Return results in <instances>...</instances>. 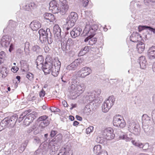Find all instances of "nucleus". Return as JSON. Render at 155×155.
I'll return each mask as SVG.
<instances>
[{
    "mask_svg": "<svg viewBox=\"0 0 155 155\" xmlns=\"http://www.w3.org/2000/svg\"><path fill=\"white\" fill-rule=\"evenodd\" d=\"M31 111L30 110L25 111L20 114L18 119V120L21 121L25 118L23 121V124L26 126H28L35 118L36 112H32L30 113Z\"/></svg>",
    "mask_w": 155,
    "mask_h": 155,
    "instance_id": "1",
    "label": "nucleus"
},
{
    "mask_svg": "<svg viewBox=\"0 0 155 155\" xmlns=\"http://www.w3.org/2000/svg\"><path fill=\"white\" fill-rule=\"evenodd\" d=\"M17 119L18 117L16 115L5 118L0 123V131L7 127H13L15 125Z\"/></svg>",
    "mask_w": 155,
    "mask_h": 155,
    "instance_id": "2",
    "label": "nucleus"
},
{
    "mask_svg": "<svg viewBox=\"0 0 155 155\" xmlns=\"http://www.w3.org/2000/svg\"><path fill=\"white\" fill-rule=\"evenodd\" d=\"M62 138V136L61 134H59L56 135L55 137L51 140L48 146V148L45 151H49L51 155L55 153V144H60Z\"/></svg>",
    "mask_w": 155,
    "mask_h": 155,
    "instance_id": "3",
    "label": "nucleus"
},
{
    "mask_svg": "<svg viewBox=\"0 0 155 155\" xmlns=\"http://www.w3.org/2000/svg\"><path fill=\"white\" fill-rule=\"evenodd\" d=\"M94 28L93 26L91 27L87 24L86 25L82 34L83 36H87L84 40L85 42H87L95 35V31L97 30V29Z\"/></svg>",
    "mask_w": 155,
    "mask_h": 155,
    "instance_id": "4",
    "label": "nucleus"
},
{
    "mask_svg": "<svg viewBox=\"0 0 155 155\" xmlns=\"http://www.w3.org/2000/svg\"><path fill=\"white\" fill-rule=\"evenodd\" d=\"M78 18L77 14L74 12H71L66 19V25L67 26L66 28L67 30L72 27L75 25V23Z\"/></svg>",
    "mask_w": 155,
    "mask_h": 155,
    "instance_id": "5",
    "label": "nucleus"
},
{
    "mask_svg": "<svg viewBox=\"0 0 155 155\" xmlns=\"http://www.w3.org/2000/svg\"><path fill=\"white\" fill-rule=\"evenodd\" d=\"M115 99L113 96H111L102 104V110L103 112L106 113L108 111L114 104Z\"/></svg>",
    "mask_w": 155,
    "mask_h": 155,
    "instance_id": "6",
    "label": "nucleus"
},
{
    "mask_svg": "<svg viewBox=\"0 0 155 155\" xmlns=\"http://www.w3.org/2000/svg\"><path fill=\"white\" fill-rule=\"evenodd\" d=\"M128 128L129 131L135 135L139 134L140 129L139 124L134 121H129L128 122Z\"/></svg>",
    "mask_w": 155,
    "mask_h": 155,
    "instance_id": "7",
    "label": "nucleus"
},
{
    "mask_svg": "<svg viewBox=\"0 0 155 155\" xmlns=\"http://www.w3.org/2000/svg\"><path fill=\"white\" fill-rule=\"evenodd\" d=\"M113 122L114 126L120 128H123L126 125V123L123 117L119 114L114 117Z\"/></svg>",
    "mask_w": 155,
    "mask_h": 155,
    "instance_id": "8",
    "label": "nucleus"
},
{
    "mask_svg": "<svg viewBox=\"0 0 155 155\" xmlns=\"http://www.w3.org/2000/svg\"><path fill=\"white\" fill-rule=\"evenodd\" d=\"M54 62L51 59L46 58L45 61L43 65L42 68L43 70L45 73L46 74H49L51 72V70L53 68Z\"/></svg>",
    "mask_w": 155,
    "mask_h": 155,
    "instance_id": "9",
    "label": "nucleus"
},
{
    "mask_svg": "<svg viewBox=\"0 0 155 155\" xmlns=\"http://www.w3.org/2000/svg\"><path fill=\"white\" fill-rule=\"evenodd\" d=\"M113 132V129L111 127H109L103 131L102 135L105 139L110 140L113 139L115 137V134Z\"/></svg>",
    "mask_w": 155,
    "mask_h": 155,
    "instance_id": "10",
    "label": "nucleus"
},
{
    "mask_svg": "<svg viewBox=\"0 0 155 155\" xmlns=\"http://www.w3.org/2000/svg\"><path fill=\"white\" fill-rule=\"evenodd\" d=\"M91 73V68L87 67L82 68L77 72V77L81 78H84Z\"/></svg>",
    "mask_w": 155,
    "mask_h": 155,
    "instance_id": "11",
    "label": "nucleus"
},
{
    "mask_svg": "<svg viewBox=\"0 0 155 155\" xmlns=\"http://www.w3.org/2000/svg\"><path fill=\"white\" fill-rule=\"evenodd\" d=\"M40 35V40L42 42L46 41L48 35H51V31L49 28H47L46 31L43 29H40L38 31Z\"/></svg>",
    "mask_w": 155,
    "mask_h": 155,
    "instance_id": "12",
    "label": "nucleus"
},
{
    "mask_svg": "<svg viewBox=\"0 0 155 155\" xmlns=\"http://www.w3.org/2000/svg\"><path fill=\"white\" fill-rule=\"evenodd\" d=\"M71 88L73 92L82 93L84 89V84L83 83L78 82V84H72Z\"/></svg>",
    "mask_w": 155,
    "mask_h": 155,
    "instance_id": "13",
    "label": "nucleus"
},
{
    "mask_svg": "<svg viewBox=\"0 0 155 155\" xmlns=\"http://www.w3.org/2000/svg\"><path fill=\"white\" fill-rule=\"evenodd\" d=\"M61 63L59 61L54 62V68L51 70V74L54 77L57 76L59 73L61 67Z\"/></svg>",
    "mask_w": 155,
    "mask_h": 155,
    "instance_id": "14",
    "label": "nucleus"
},
{
    "mask_svg": "<svg viewBox=\"0 0 155 155\" xmlns=\"http://www.w3.org/2000/svg\"><path fill=\"white\" fill-rule=\"evenodd\" d=\"M130 41L134 42H139L143 40L140 35L137 32H134L130 37Z\"/></svg>",
    "mask_w": 155,
    "mask_h": 155,
    "instance_id": "15",
    "label": "nucleus"
},
{
    "mask_svg": "<svg viewBox=\"0 0 155 155\" xmlns=\"http://www.w3.org/2000/svg\"><path fill=\"white\" fill-rule=\"evenodd\" d=\"M59 8V5L56 3L55 1L53 0L50 2L49 8L52 10L53 13H58Z\"/></svg>",
    "mask_w": 155,
    "mask_h": 155,
    "instance_id": "16",
    "label": "nucleus"
},
{
    "mask_svg": "<svg viewBox=\"0 0 155 155\" xmlns=\"http://www.w3.org/2000/svg\"><path fill=\"white\" fill-rule=\"evenodd\" d=\"M10 40L7 36H4L0 40V47H8Z\"/></svg>",
    "mask_w": 155,
    "mask_h": 155,
    "instance_id": "17",
    "label": "nucleus"
},
{
    "mask_svg": "<svg viewBox=\"0 0 155 155\" xmlns=\"http://www.w3.org/2000/svg\"><path fill=\"white\" fill-rule=\"evenodd\" d=\"M53 31L54 35V37L56 39H58L61 38V30L58 25H55L54 26Z\"/></svg>",
    "mask_w": 155,
    "mask_h": 155,
    "instance_id": "18",
    "label": "nucleus"
},
{
    "mask_svg": "<svg viewBox=\"0 0 155 155\" xmlns=\"http://www.w3.org/2000/svg\"><path fill=\"white\" fill-rule=\"evenodd\" d=\"M81 31L82 29L80 27H75L71 32V35L73 38H75L79 36Z\"/></svg>",
    "mask_w": 155,
    "mask_h": 155,
    "instance_id": "19",
    "label": "nucleus"
},
{
    "mask_svg": "<svg viewBox=\"0 0 155 155\" xmlns=\"http://www.w3.org/2000/svg\"><path fill=\"white\" fill-rule=\"evenodd\" d=\"M80 64L79 61L78 59L76 60L69 65L68 66L66 69L69 71L75 70Z\"/></svg>",
    "mask_w": 155,
    "mask_h": 155,
    "instance_id": "20",
    "label": "nucleus"
},
{
    "mask_svg": "<svg viewBox=\"0 0 155 155\" xmlns=\"http://www.w3.org/2000/svg\"><path fill=\"white\" fill-rule=\"evenodd\" d=\"M44 58L42 55H39L37 58L36 60V62L37 63V67L38 69L42 68Z\"/></svg>",
    "mask_w": 155,
    "mask_h": 155,
    "instance_id": "21",
    "label": "nucleus"
},
{
    "mask_svg": "<svg viewBox=\"0 0 155 155\" xmlns=\"http://www.w3.org/2000/svg\"><path fill=\"white\" fill-rule=\"evenodd\" d=\"M30 27L32 30L37 31L41 28V25L39 22L35 20L31 22Z\"/></svg>",
    "mask_w": 155,
    "mask_h": 155,
    "instance_id": "22",
    "label": "nucleus"
},
{
    "mask_svg": "<svg viewBox=\"0 0 155 155\" xmlns=\"http://www.w3.org/2000/svg\"><path fill=\"white\" fill-rule=\"evenodd\" d=\"M61 48L63 51L65 53H68L70 49L71 48L70 46L67 45L66 43V41L64 40H61Z\"/></svg>",
    "mask_w": 155,
    "mask_h": 155,
    "instance_id": "23",
    "label": "nucleus"
},
{
    "mask_svg": "<svg viewBox=\"0 0 155 155\" xmlns=\"http://www.w3.org/2000/svg\"><path fill=\"white\" fill-rule=\"evenodd\" d=\"M147 54L149 58L151 59L155 58V46H152L147 51Z\"/></svg>",
    "mask_w": 155,
    "mask_h": 155,
    "instance_id": "24",
    "label": "nucleus"
},
{
    "mask_svg": "<svg viewBox=\"0 0 155 155\" xmlns=\"http://www.w3.org/2000/svg\"><path fill=\"white\" fill-rule=\"evenodd\" d=\"M138 29L139 31H141L143 30H148L152 32L153 34H155V28L150 26L146 25H140L138 27Z\"/></svg>",
    "mask_w": 155,
    "mask_h": 155,
    "instance_id": "25",
    "label": "nucleus"
},
{
    "mask_svg": "<svg viewBox=\"0 0 155 155\" xmlns=\"http://www.w3.org/2000/svg\"><path fill=\"white\" fill-rule=\"evenodd\" d=\"M95 92L93 91L92 93H91L89 94L86 97V100L87 103L89 104L90 105V104L93 101L94 99L96 97V95L95 94Z\"/></svg>",
    "mask_w": 155,
    "mask_h": 155,
    "instance_id": "26",
    "label": "nucleus"
},
{
    "mask_svg": "<svg viewBox=\"0 0 155 155\" xmlns=\"http://www.w3.org/2000/svg\"><path fill=\"white\" fill-rule=\"evenodd\" d=\"M101 103V101L100 100L99 98L95 97L93 101L91 102V104H90V106H91L93 108H96Z\"/></svg>",
    "mask_w": 155,
    "mask_h": 155,
    "instance_id": "27",
    "label": "nucleus"
},
{
    "mask_svg": "<svg viewBox=\"0 0 155 155\" xmlns=\"http://www.w3.org/2000/svg\"><path fill=\"white\" fill-rule=\"evenodd\" d=\"M44 17L49 22H53L55 19L53 15L48 13H46L44 14Z\"/></svg>",
    "mask_w": 155,
    "mask_h": 155,
    "instance_id": "28",
    "label": "nucleus"
},
{
    "mask_svg": "<svg viewBox=\"0 0 155 155\" xmlns=\"http://www.w3.org/2000/svg\"><path fill=\"white\" fill-rule=\"evenodd\" d=\"M137 48L138 53H141L145 49V44L140 41L137 44Z\"/></svg>",
    "mask_w": 155,
    "mask_h": 155,
    "instance_id": "29",
    "label": "nucleus"
},
{
    "mask_svg": "<svg viewBox=\"0 0 155 155\" xmlns=\"http://www.w3.org/2000/svg\"><path fill=\"white\" fill-rule=\"evenodd\" d=\"M68 8V6L67 5H62L59 8L58 13H60L62 15L65 14Z\"/></svg>",
    "mask_w": 155,
    "mask_h": 155,
    "instance_id": "30",
    "label": "nucleus"
},
{
    "mask_svg": "<svg viewBox=\"0 0 155 155\" xmlns=\"http://www.w3.org/2000/svg\"><path fill=\"white\" fill-rule=\"evenodd\" d=\"M146 61L144 56H141L140 58V64L141 69L145 68L146 65Z\"/></svg>",
    "mask_w": 155,
    "mask_h": 155,
    "instance_id": "31",
    "label": "nucleus"
},
{
    "mask_svg": "<svg viewBox=\"0 0 155 155\" xmlns=\"http://www.w3.org/2000/svg\"><path fill=\"white\" fill-rule=\"evenodd\" d=\"M0 71L2 75V77L4 78L7 76L8 70L5 67L2 66L0 68Z\"/></svg>",
    "mask_w": 155,
    "mask_h": 155,
    "instance_id": "32",
    "label": "nucleus"
},
{
    "mask_svg": "<svg viewBox=\"0 0 155 155\" xmlns=\"http://www.w3.org/2000/svg\"><path fill=\"white\" fill-rule=\"evenodd\" d=\"M142 124H150V119L147 114H144L142 116Z\"/></svg>",
    "mask_w": 155,
    "mask_h": 155,
    "instance_id": "33",
    "label": "nucleus"
},
{
    "mask_svg": "<svg viewBox=\"0 0 155 155\" xmlns=\"http://www.w3.org/2000/svg\"><path fill=\"white\" fill-rule=\"evenodd\" d=\"M91 47L88 46H86L82 48L79 53L80 56H82L85 54L87 51H88Z\"/></svg>",
    "mask_w": 155,
    "mask_h": 155,
    "instance_id": "34",
    "label": "nucleus"
},
{
    "mask_svg": "<svg viewBox=\"0 0 155 155\" xmlns=\"http://www.w3.org/2000/svg\"><path fill=\"white\" fill-rule=\"evenodd\" d=\"M101 147L100 145L95 146L93 148L94 153L96 154H98L101 151Z\"/></svg>",
    "mask_w": 155,
    "mask_h": 155,
    "instance_id": "35",
    "label": "nucleus"
},
{
    "mask_svg": "<svg viewBox=\"0 0 155 155\" xmlns=\"http://www.w3.org/2000/svg\"><path fill=\"white\" fill-rule=\"evenodd\" d=\"M121 134H120L119 136V138L120 139H123L125 140L126 141H130L132 139V138L131 137H129L127 136L125 134H124V133L121 132Z\"/></svg>",
    "mask_w": 155,
    "mask_h": 155,
    "instance_id": "36",
    "label": "nucleus"
},
{
    "mask_svg": "<svg viewBox=\"0 0 155 155\" xmlns=\"http://www.w3.org/2000/svg\"><path fill=\"white\" fill-rule=\"evenodd\" d=\"M32 50L33 52L36 54L40 53L41 51L40 47L37 45L33 46L32 47Z\"/></svg>",
    "mask_w": 155,
    "mask_h": 155,
    "instance_id": "37",
    "label": "nucleus"
},
{
    "mask_svg": "<svg viewBox=\"0 0 155 155\" xmlns=\"http://www.w3.org/2000/svg\"><path fill=\"white\" fill-rule=\"evenodd\" d=\"M28 143V141L26 140L21 145L18 150L20 153H21L25 150L27 145Z\"/></svg>",
    "mask_w": 155,
    "mask_h": 155,
    "instance_id": "38",
    "label": "nucleus"
},
{
    "mask_svg": "<svg viewBox=\"0 0 155 155\" xmlns=\"http://www.w3.org/2000/svg\"><path fill=\"white\" fill-rule=\"evenodd\" d=\"M30 43L28 42H26L25 43V47L24 48V51L26 54L28 55L29 54L30 51L29 48Z\"/></svg>",
    "mask_w": 155,
    "mask_h": 155,
    "instance_id": "39",
    "label": "nucleus"
},
{
    "mask_svg": "<svg viewBox=\"0 0 155 155\" xmlns=\"http://www.w3.org/2000/svg\"><path fill=\"white\" fill-rule=\"evenodd\" d=\"M49 123L50 121L49 120H45L44 121H41L39 126L42 127H44L48 126Z\"/></svg>",
    "mask_w": 155,
    "mask_h": 155,
    "instance_id": "40",
    "label": "nucleus"
},
{
    "mask_svg": "<svg viewBox=\"0 0 155 155\" xmlns=\"http://www.w3.org/2000/svg\"><path fill=\"white\" fill-rule=\"evenodd\" d=\"M142 124V127L145 133L148 134V132H149L150 130V128L149 126V124Z\"/></svg>",
    "mask_w": 155,
    "mask_h": 155,
    "instance_id": "41",
    "label": "nucleus"
},
{
    "mask_svg": "<svg viewBox=\"0 0 155 155\" xmlns=\"http://www.w3.org/2000/svg\"><path fill=\"white\" fill-rule=\"evenodd\" d=\"M131 143L134 145L140 148H143L144 147V145L143 143L135 142L134 140H132Z\"/></svg>",
    "mask_w": 155,
    "mask_h": 155,
    "instance_id": "42",
    "label": "nucleus"
},
{
    "mask_svg": "<svg viewBox=\"0 0 155 155\" xmlns=\"http://www.w3.org/2000/svg\"><path fill=\"white\" fill-rule=\"evenodd\" d=\"M5 56V53L4 51H2L0 52V64L3 63Z\"/></svg>",
    "mask_w": 155,
    "mask_h": 155,
    "instance_id": "43",
    "label": "nucleus"
},
{
    "mask_svg": "<svg viewBox=\"0 0 155 155\" xmlns=\"http://www.w3.org/2000/svg\"><path fill=\"white\" fill-rule=\"evenodd\" d=\"M97 38L96 37L91 38L89 41V44L90 45H93L96 43Z\"/></svg>",
    "mask_w": 155,
    "mask_h": 155,
    "instance_id": "44",
    "label": "nucleus"
},
{
    "mask_svg": "<svg viewBox=\"0 0 155 155\" xmlns=\"http://www.w3.org/2000/svg\"><path fill=\"white\" fill-rule=\"evenodd\" d=\"M48 116L46 115H44L40 117L38 119V121H44L45 120H49L47 119Z\"/></svg>",
    "mask_w": 155,
    "mask_h": 155,
    "instance_id": "45",
    "label": "nucleus"
},
{
    "mask_svg": "<svg viewBox=\"0 0 155 155\" xmlns=\"http://www.w3.org/2000/svg\"><path fill=\"white\" fill-rule=\"evenodd\" d=\"M34 76V74L30 72L28 73L26 75V78L30 81L33 80Z\"/></svg>",
    "mask_w": 155,
    "mask_h": 155,
    "instance_id": "46",
    "label": "nucleus"
},
{
    "mask_svg": "<svg viewBox=\"0 0 155 155\" xmlns=\"http://www.w3.org/2000/svg\"><path fill=\"white\" fill-rule=\"evenodd\" d=\"M33 142L35 144L41 143V141L39 138L35 137L34 138Z\"/></svg>",
    "mask_w": 155,
    "mask_h": 155,
    "instance_id": "47",
    "label": "nucleus"
},
{
    "mask_svg": "<svg viewBox=\"0 0 155 155\" xmlns=\"http://www.w3.org/2000/svg\"><path fill=\"white\" fill-rule=\"evenodd\" d=\"M66 43L67 45L70 46L71 48V46H72L73 44V41L71 38H68L67 41H66Z\"/></svg>",
    "mask_w": 155,
    "mask_h": 155,
    "instance_id": "48",
    "label": "nucleus"
},
{
    "mask_svg": "<svg viewBox=\"0 0 155 155\" xmlns=\"http://www.w3.org/2000/svg\"><path fill=\"white\" fill-rule=\"evenodd\" d=\"M52 34L51 33V35H48V37L47 38V40L48 43L49 44H51L53 41V39L51 38Z\"/></svg>",
    "mask_w": 155,
    "mask_h": 155,
    "instance_id": "49",
    "label": "nucleus"
},
{
    "mask_svg": "<svg viewBox=\"0 0 155 155\" xmlns=\"http://www.w3.org/2000/svg\"><path fill=\"white\" fill-rule=\"evenodd\" d=\"M58 133V132L56 130H52L51 132L50 136L51 137H53Z\"/></svg>",
    "mask_w": 155,
    "mask_h": 155,
    "instance_id": "50",
    "label": "nucleus"
},
{
    "mask_svg": "<svg viewBox=\"0 0 155 155\" xmlns=\"http://www.w3.org/2000/svg\"><path fill=\"white\" fill-rule=\"evenodd\" d=\"M94 127L93 126H90L87 128L86 129V132L87 134L90 133V132H92L93 130Z\"/></svg>",
    "mask_w": 155,
    "mask_h": 155,
    "instance_id": "51",
    "label": "nucleus"
},
{
    "mask_svg": "<svg viewBox=\"0 0 155 155\" xmlns=\"http://www.w3.org/2000/svg\"><path fill=\"white\" fill-rule=\"evenodd\" d=\"M28 4H29L30 8H31V10L35 8L36 5L35 3L31 2Z\"/></svg>",
    "mask_w": 155,
    "mask_h": 155,
    "instance_id": "52",
    "label": "nucleus"
},
{
    "mask_svg": "<svg viewBox=\"0 0 155 155\" xmlns=\"http://www.w3.org/2000/svg\"><path fill=\"white\" fill-rule=\"evenodd\" d=\"M63 155H72V151L70 150H66L64 152Z\"/></svg>",
    "mask_w": 155,
    "mask_h": 155,
    "instance_id": "53",
    "label": "nucleus"
},
{
    "mask_svg": "<svg viewBox=\"0 0 155 155\" xmlns=\"http://www.w3.org/2000/svg\"><path fill=\"white\" fill-rule=\"evenodd\" d=\"M49 109L51 112H54V113L58 112V110H59L58 109L55 107H50Z\"/></svg>",
    "mask_w": 155,
    "mask_h": 155,
    "instance_id": "54",
    "label": "nucleus"
},
{
    "mask_svg": "<svg viewBox=\"0 0 155 155\" xmlns=\"http://www.w3.org/2000/svg\"><path fill=\"white\" fill-rule=\"evenodd\" d=\"M82 1L83 2V5L84 7H86L88 4V0H80Z\"/></svg>",
    "mask_w": 155,
    "mask_h": 155,
    "instance_id": "55",
    "label": "nucleus"
},
{
    "mask_svg": "<svg viewBox=\"0 0 155 155\" xmlns=\"http://www.w3.org/2000/svg\"><path fill=\"white\" fill-rule=\"evenodd\" d=\"M24 8L27 11H30L31 10V8L29 5V4L28 3L25 6H24Z\"/></svg>",
    "mask_w": 155,
    "mask_h": 155,
    "instance_id": "56",
    "label": "nucleus"
},
{
    "mask_svg": "<svg viewBox=\"0 0 155 155\" xmlns=\"http://www.w3.org/2000/svg\"><path fill=\"white\" fill-rule=\"evenodd\" d=\"M36 128V125H33L32 127L30 128L28 130V133H30L34 131Z\"/></svg>",
    "mask_w": 155,
    "mask_h": 155,
    "instance_id": "57",
    "label": "nucleus"
},
{
    "mask_svg": "<svg viewBox=\"0 0 155 155\" xmlns=\"http://www.w3.org/2000/svg\"><path fill=\"white\" fill-rule=\"evenodd\" d=\"M98 155H108L106 151L104 150L101 151L98 154H97Z\"/></svg>",
    "mask_w": 155,
    "mask_h": 155,
    "instance_id": "58",
    "label": "nucleus"
},
{
    "mask_svg": "<svg viewBox=\"0 0 155 155\" xmlns=\"http://www.w3.org/2000/svg\"><path fill=\"white\" fill-rule=\"evenodd\" d=\"M41 153V149H38L34 153V154L36 155H39Z\"/></svg>",
    "mask_w": 155,
    "mask_h": 155,
    "instance_id": "59",
    "label": "nucleus"
},
{
    "mask_svg": "<svg viewBox=\"0 0 155 155\" xmlns=\"http://www.w3.org/2000/svg\"><path fill=\"white\" fill-rule=\"evenodd\" d=\"M45 92L43 90L40 92L39 95L41 97H43L45 94Z\"/></svg>",
    "mask_w": 155,
    "mask_h": 155,
    "instance_id": "60",
    "label": "nucleus"
},
{
    "mask_svg": "<svg viewBox=\"0 0 155 155\" xmlns=\"http://www.w3.org/2000/svg\"><path fill=\"white\" fill-rule=\"evenodd\" d=\"M151 116L153 119H155V109L152 111L151 113Z\"/></svg>",
    "mask_w": 155,
    "mask_h": 155,
    "instance_id": "61",
    "label": "nucleus"
},
{
    "mask_svg": "<svg viewBox=\"0 0 155 155\" xmlns=\"http://www.w3.org/2000/svg\"><path fill=\"white\" fill-rule=\"evenodd\" d=\"M14 133V130L13 129H11L9 130V132L8 133V134L11 135H13Z\"/></svg>",
    "mask_w": 155,
    "mask_h": 155,
    "instance_id": "62",
    "label": "nucleus"
},
{
    "mask_svg": "<svg viewBox=\"0 0 155 155\" xmlns=\"http://www.w3.org/2000/svg\"><path fill=\"white\" fill-rule=\"evenodd\" d=\"M149 2H155V0H144V2L145 3H146L147 2L148 3Z\"/></svg>",
    "mask_w": 155,
    "mask_h": 155,
    "instance_id": "63",
    "label": "nucleus"
},
{
    "mask_svg": "<svg viewBox=\"0 0 155 155\" xmlns=\"http://www.w3.org/2000/svg\"><path fill=\"white\" fill-rule=\"evenodd\" d=\"M76 117L77 120L79 121H81L82 120V118L78 115H77L76 116Z\"/></svg>",
    "mask_w": 155,
    "mask_h": 155,
    "instance_id": "64",
    "label": "nucleus"
}]
</instances>
